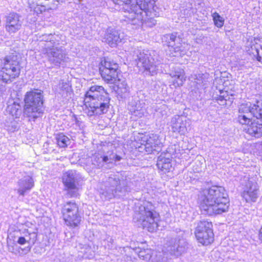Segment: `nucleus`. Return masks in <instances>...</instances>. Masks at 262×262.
<instances>
[{"label": "nucleus", "instance_id": "obj_1", "mask_svg": "<svg viewBox=\"0 0 262 262\" xmlns=\"http://www.w3.org/2000/svg\"><path fill=\"white\" fill-rule=\"evenodd\" d=\"M198 205L200 210L208 215H217L229 211L230 200L224 187L213 185L201 190Z\"/></svg>", "mask_w": 262, "mask_h": 262}, {"label": "nucleus", "instance_id": "obj_2", "mask_svg": "<svg viewBox=\"0 0 262 262\" xmlns=\"http://www.w3.org/2000/svg\"><path fill=\"white\" fill-rule=\"evenodd\" d=\"M237 122L245 127L246 133L255 138L262 135V100L254 103H242L238 109Z\"/></svg>", "mask_w": 262, "mask_h": 262}, {"label": "nucleus", "instance_id": "obj_3", "mask_svg": "<svg viewBox=\"0 0 262 262\" xmlns=\"http://www.w3.org/2000/svg\"><path fill=\"white\" fill-rule=\"evenodd\" d=\"M110 106V94L102 85H92L84 92L81 106L88 116L105 114Z\"/></svg>", "mask_w": 262, "mask_h": 262}, {"label": "nucleus", "instance_id": "obj_4", "mask_svg": "<svg viewBox=\"0 0 262 262\" xmlns=\"http://www.w3.org/2000/svg\"><path fill=\"white\" fill-rule=\"evenodd\" d=\"M97 67L99 75L105 83L114 84L118 90L126 89L127 84L121 78L122 73L117 62L103 56L100 58Z\"/></svg>", "mask_w": 262, "mask_h": 262}, {"label": "nucleus", "instance_id": "obj_5", "mask_svg": "<svg viewBox=\"0 0 262 262\" xmlns=\"http://www.w3.org/2000/svg\"><path fill=\"white\" fill-rule=\"evenodd\" d=\"M23 69L21 57L15 51L1 59L0 81L9 83L19 77Z\"/></svg>", "mask_w": 262, "mask_h": 262}, {"label": "nucleus", "instance_id": "obj_6", "mask_svg": "<svg viewBox=\"0 0 262 262\" xmlns=\"http://www.w3.org/2000/svg\"><path fill=\"white\" fill-rule=\"evenodd\" d=\"M44 97L42 91L33 89L26 92L24 97V113L34 120L38 117L36 114L43 113Z\"/></svg>", "mask_w": 262, "mask_h": 262}, {"label": "nucleus", "instance_id": "obj_7", "mask_svg": "<svg viewBox=\"0 0 262 262\" xmlns=\"http://www.w3.org/2000/svg\"><path fill=\"white\" fill-rule=\"evenodd\" d=\"M61 217L65 225L71 228L79 226L82 214L79 205L75 201H68L61 205Z\"/></svg>", "mask_w": 262, "mask_h": 262}, {"label": "nucleus", "instance_id": "obj_8", "mask_svg": "<svg viewBox=\"0 0 262 262\" xmlns=\"http://www.w3.org/2000/svg\"><path fill=\"white\" fill-rule=\"evenodd\" d=\"M138 213L140 216V224L143 229L149 232H154L157 230L161 221L158 212L151 209L147 204L140 205Z\"/></svg>", "mask_w": 262, "mask_h": 262}, {"label": "nucleus", "instance_id": "obj_9", "mask_svg": "<svg viewBox=\"0 0 262 262\" xmlns=\"http://www.w3.org/2000/svg\"><path fill=\"white\" fill-rule=\"evenodd\" d=\"M194 235L197 242L204 246L211 245L214 241V233L212 222L203 220L198 222L194 230Z\"/></svg>", "mask_w": 262, "mask_h": 262}, {"label": "nucleus", "instance_id": "obj_10", "mask_svg": "<svg viewBox=\"0 0 262 262\" xmlns=\"http://www.w3.org/2000/svg\"><path fill=\"white\" fill-rule=\"evenodd\" d=\"M224 88L220 91V94L215 98L217 102L224 107L231 105L234 99L235 90L231 79H227L223 82Z\"/></svg>", "mask_w": 262, "mask_h": 262}, {"label": "nucleus", "instance_id": "obj_11", "mask_svg": "<svg viewBox=\"0 0 262 262\" xmlns=\"http://www.w3.org/2000/svg\"><path fill=\"white\" fill-rule=\"evenodd\" d=\"M62 182L64 186V189L70 198L77 197L79 189L78 181L75 176L69 172L64 173L61 178Z\"/></svg>", "mask_w": 262, "mask_h": 262}, {"label": "nucleus", "instance_id": "obj_12", "mask_svg": "<svg viewBox=\"0 0 262 262\" xmlns=\"http://www.w3.org/2000/svg\"><path fill=\"white\" fill-rule=\"evenodd\" d=\"M250 48L248 54L257 61L262 63V36H258L251 38L249 40Z\"/></svg>", "mask_w": 262, "mask_h": 262}, {"label": "nucleus", "instance_id": "obj_13", "mask_svg": "<svg viewBox=\"0 0 262 262\" xmlns=\"http://www.w3.org/2000/svg\"><path fill=\"white\" fill-rule=\"evenodd\" d=\"M141 144L145 146V149L147 152H152L155 147L159 144V136L157 134L146 135L141 134Z\"/></svg>", "mask_w": 262, "mask_h": 262}, {"label": "nucleus", "instance_id": "obj_14", "mask_svg": "<svg viewBox=\"0 0 262 262\" xmlns=\"http://www.w3.org/2000/svg\"><path fill=\"white\" fill-rule=\"evenodd\" d=\"M21 24L18 14L10 13L6 18L5 28L9 33H15L20 28Z\"/></svg>", "mask_w": 262, "mask_h": 262}, {"label": "nucleus", "instance_id": "obj_15", "mask_svg": "<svg viewBox=\"0 0 262 262\" xmlns=\"http://www.w3.org/2000/svg\"><path fill=\"white\" fill-rule=\"evenodd\" d=\"M57 146L59 148H67L71 144V139L64 133H58L55 136Z\"/></svg>", "mask_w": 262, "mask_h": 262}, {"label": "nucleus", "instance_id": "obj_16", "mask_svg": "<svg viewBox=\"0 0 262 262\" xmlns=\"http://www.w3.org/2000/svg\"><path fill=\"white\" fill-rule=\"evenodd\" d=\"M157 165L163 172H168L172 168L171 160L169 158H162L158 160Z\"/></svg>", "mask_w": 262, "mask_h": 262}, {"label": "nucleus", "instance_id": "obj_17", "mask_svg": "<svg viewBox=\"0 0 262 262\" xmlns=\"http://www.w3.org/2000/svg\"><path fill=\"white\" fill-rule=\"evenodd\" d=\"M184 75L183 72H176L172 76V77L174 78L173 85L176 88L182 85L184 82L186 80V77Z\"/></svg>", "mask_w": 262, "mask_h": 262}, {"label": "nucleus", "instance_id": "obj_18", "mask_svg": "<svg viewBox=\"0 0 262 262\" xmlns=\"http://www.w3.org/2000/svg\"><path fill=\"white\" fill-rule=\"evenodd\" d=\"M20 186L23 187L18 190V193L20 195H24L27 191L33 187L34 184L31 180H24L21 182Z\"/></svg>", "mask_w": 262, "mask_h": 262}, {"label": "nucleus", "instance_id": "obj_19", "mask_svg": "<svg viewBox=\"0 0 262 262\" xmlns=\"http://www.w3.org/2000/svg\"><path fill=\"white\" fill-rule=\"evenodd\" d=\"M20 110V105L18 102H13L11 104H9L7 106V111L12 116H14L15 118L18 117V112Z\"/></svg>", "mask_w": 262, "mask_h": 262}, {"label": "nucleus", "instance_id": "obj_20", "mask_svg": "<svg viewBox=\"0 0 262 262\" xmlns=\"http://www.w3.org/2000/svg\"><path fill=\"white\" fill-rule=\"evenodd\" d=\"M214 25L218 28L223 27L225 23L224 18L216 12H213L212 15Z\"/></svg>", "mask_w": 262, "mask_h": 262}, {"label": "nucleus", "instance_id": "obj_21", "mask_svg": "<svg viewBox=\"0 0 262 262\" xmlns=\"http://www.w3.org/2000/svg\"><path fill=\"white\" fill-rule=\"evenodd\" d=\"M60 90L67 95L73 93L72 84L70 81H62L61 83Z\"/></svg>", "mask_w": 262, "mask_h": 262}, {"label": "nucleus", "instance_id": "obj_22", "mask_svg": "<svg viewBox=\"0 0 262 262\" xmlns=\"http://www.w3.org/2000/svg\"><path fill=\"white\" fill-rule=\"evenodd\" d=\"M246 202H255L257 198L256 193L254 191H247L244 193Z\"/></svg>", "mask_w": 262, "mask_h": 262}, {"label": "nucleus", "instance_id": "obj_23", "mask_svg": "<svg viewBox=\"0 0 262 262\" xmlns=\"http://www.w3.org/2000/svg\"><path fill=\"white\" fill-rule=\"evenodd\" d=\"M182 122L180 120V117L175 118L172 122V129L173 132H180L181 128V126L180 125L181 122Z\"/></svg>", "mask_w": 262, "mask_h": 262}, {"label": "nucleus", "instance_id": "obj_24", "mask_svg": "<svg viewBox=\"0 0 262 262\" xmlns=\"http://www.w3.org/2000/svg\"><path fill=\"white\" fill-rule=\"evenodd\" d=\"M17 243L20 245H24L26 243V240L24 237H19L18 239Z\"/></svg>", "mask_w": 262, "mask_h": 262}, {"label": "nucleus", "instance_id": "obj_25", "mask_svg": "<svg viewBox=\"0 0 262 262\" xmlns=\"http://www.w3.org/2000/svg\"><path fill=\"white\" fill-rule=\"evenodd\" d=\"M258 238L262 243V225L258 231Z\"/></svg>", "mask_w": 262, "mask_h": 262}, {"label": "nucleus", "instance_id": "obj_26", "mask_svg": "<svg viewBox=\"0 0 262 262\" xmlns=\"http://www.w3.org/2000/svg\"><path fill=\"white\" fill-rule=\"evenodd\" d=\"M122 159V158L119 156V155H115L114 157V160L115 161H120Z\"/></svg>", "mask_w": 262, "mask_h": 262}, {"label": "nucleus", "instance_id": "obj_27", "mask_svg": "<svg viewBox=\"0 0 262 262\" xmlns=\"http://www.w3.org/2000/svg\"><path fill=\"white\" fill-rule=\"evenodd\" d=\"M176 38H177V37H176V35H172L170 36V40H172V41H175V40L176 39Z\"/></svg>", "mask_w": 262, "mask_h": 262}, {"label": "nucleus", "instance_id": "obj_28", "mask_svg": "<svg viewBox=\"0 0 262 262\" xmlns=\"http://www.w3.org/2000/svg\"><path fill=\"white\" fill-rule=\"evenodd\" d=\"M108 160V157L106 156H104L102 157V161L103 162H106Z\"/></svg>", "mask_w": 262, "mask_h": 262}, {"label": "nucleus", "instance_id": "obj_29", "mask_svg": "<svg viewBox=\"0 0 262 262\" xmlns=\"http://www.w3.org/2000/svg\"><path fill=\"white\" fill-rule=\"evenodd\" d=\"M148 204H149V205H151V203H148Z\"/></svg>", "mask_w": 262, "mask_h": 262}]
</instances>
